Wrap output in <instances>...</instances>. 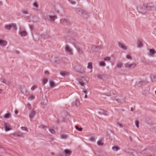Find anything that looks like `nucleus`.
<instances>
[{
    "label": "nucleus",
    "mask_w": 156,
    "mask_h": 156,
    "mask_svg": "<svg viewBox=\"0 0 156 156\" xmlns=\"http://www.w3.org/2000/svg\"><path fill=\"white\" fill-rule=\"evenodd\" d=\"M65 49L66 52L68 54L70 55H72L73 54V50L68 45H66L65 48Z\"/></svg>",
    "instance_id": "obj_1"
},
{
    "label": "nucleus",
    "mask_w": 156,
    "mask_h": 156,
    "mask_svg": "<svg viewBox=\"0 0 156 156\" xmlns=\"http://www.w3.org/2000/svg\"><path fill=\"white\" fill-rule=\"evenodd\" d=\"M125 67L126 68H130L133 69L136 66V64L135 63H133L130 64L129 63H127L125 65Z\"/></svg>",
    "instance_id": "obj_2"
},
{
    "label": "nucleus",
    "mask_w": 156,
    "mask_h": 156,
    "mask_svg": "<svg viewBox=\"0 0 156 156\" xmlns=\"http://www.w3.org/2000/svg\"><path fill=\"white\" fill-rule=\"evenodd\" d=\"M5 130L6 131H8L10 129V126L7 123L5 122L4 125Z\"/></svg>",
    "instance_id": "obj_3"
},
{
    "label": "nucleus",
    "mask_w": 156,
    "mask_h": 156,
    "mask_svg": "<svg viewBox=\"0 0 156 156\" xmlns=\"http://www.w3.org/2000/svg\"><path fill=\"white\" fill-rule=\"evenodd\" d=\"M118 45L119 47L124 50H126V46L124 45V44L123 43H121L120 42H119Z\"/></svg>",
    "instance_id": "obj_4"
},
{
    "label": "nucleus",
    "mask_w": 156,
    "mask_h": 156,
    "mask_svg": "<svg viewBox=\"0 0 156 156\" xmlns=\"http://www.w3.org/2000/svg\"><path fill=\"white\" fill-rule=\"evenodd\" d=\"M150 149L154 152L153 154L152 155H149L148 156H155L154 152H156V146L151 147Z\"/></svg>",
    "instance_id": "obj_5"
},
{
    "label": "nucleus",
    "mask_w": 156,
    "mask_h": 156,
    "mask_svg": "<svg viewBox=\"0 0 156 156\" xmlns=\"http://www.w3.org/2000/svg\"><path fill=\"white\" fill-rule=\"evenodd\" d=\"M20 34L21 36H25L27 35V33L25 30H20Z\"/></svg>",
    "instance_id": "obj_6"
},
{
    "label": "nucleus",
    "mask_w": 156,
    "mask_h": 156,
    "mask_svg": "<svg viewBox=\"0 0 156 156\" xmlns=\"http://www.w3.org/2000/svg\"><path fill=\"white\" fill-rule=\"evenodd\" d=\"M80 104L79 101L78 100H76L75 101L73 102L72 103V105L73 106H78Z\"/></svg>",
    "instance_id": "obj_7"
},
{
    "label": "nucleus",
    "mask_w": 156,
    "mask_h": 156,
    "mask_svg": "<svg viewBox=\"0 0 156 156\" xmlns=\"http://www.w3.org/2000/svg\"><path fill=\"white\" fill-rule=\"evenodd\" d=\"M85 80L84 79H80L79 80V82L80 84L82 86H84V81Z\"/></svg>",
    "instance_id": "obj_8"
},
{
    "label": "nucleus",
    "mask_w": 156,
    "mask_h": 156,
    "mask_svg": "<svg viewBox=\"0 0 156 156\" xmlns=\"http://www.w3.org/2000/svg\"><path fill=\"white\" fill-rule=\"evenodd\" d=\"M49 84L51 88H53L55 86V83L52 80L50 81Z\"/></svg>",
    "instance_id": "obj_9"
},
{
    "label": "nucleus",
    "mask_w": 156,
    "mask_h": 156,
    "mask_svg": "<svg viewBox=\"0 0 156 156\" xmlns=\"http://www.w3.org/2000/svg\"><path fill=\"white\" fill-rule=\"evenodd\" d=\"M64 152L65 154L68 155H70L72 153L71 151H70L69 149H66L64 150Z\"/></svg>",
    "instance_id": "obj_10"
},
{
    "label": "nucleus",
    "mask_w": 156,
    "mask_h": 156,
    "mask_svg": "<svg viewBox=\"0 0 156 156\" xmlns=\"http://www.w3.org/2000/svg\"><path fill=\"white\" fill-rule=\"evenodd\" d=\"M6 42L2 40H0V45L4 46L6 45Z\"/></svg>",
    "instance_id": "obj_11"
},
{
    "label": "nucleus",
    "mask_w": 156,
    "mask_h": 156,
    "mask_svg": "<svg viewBox=\"0 0 156 156\" xmlns=\"http://www.w3.org/2000/svg\"><path fill=\"white\" fill-rule=\"evenodd\" d=\"M35 115V112L34 111H32L29 115V116L30 119H33Z\"/></svg>",
    "instance_id": "obj_12"
},
{
    "label": "nucleus",
    "mask_w": 156,
    "mask_h": 156,
    "mask_svg": "<svg viewBox=\"0 0 156 156\" xmlns=\"http://www.w3.org/2000/svg\"><path fill=\"white\" fill-rule=\"evenodd\" d=\"M149 53L151 55H153L154 54H155L156 53L154 49H151L149 50Z\"/></svg>",
    "instance_id": "obj_13"
},
{
    "label": "nucleus",
    "mask_w": 156,
    "mask_h": 156,
    "mask_svg": "<svg viewBox=\"0 0 156 156\" xmlns=\"http://www.w3.org/2000/svg\"><path fill=\"white\" fill-rule=\"evenodd\" d=\"M14 136H18L22 137L23 136V133L20 132H18L14 134Z\"/></svg>",
    "instance_id": "obj_14"
},
{
    "label": "nucleus",
    "mask_w": 156,
    "mask_h": 156,
    "mask_svg": "<svg viewBox=\"0 0 156 156\" xmlns=\"http://www.w3.org/2000/svg\"><path fill=\"white\" fill-rule=\"evenodd\" d=\"M1 81L3 83H5L7 84H8L9 83V82L4 78L1 79Z\"/></svg>",
    "instance_id": "obj_15"
},
{
    "label": "nucleus",
    "mask_w": 156,
    "mask_h": 156,
    "mask_svg": "<svg viewBox=\"0 0 156 156\" xmlns=\"http://www.w3.org/2000/svg\"><path fill=\"white\" fill-rule=\"evenodd\" d=\"M97 144L99 146H102L104 144L103 141L102 140H99L97 142Z\"/></svg>",
    "instance_id": "obj_16"
},
{
    "label": "nucleus",
    "mask_w": 156,
    "mask_h": 156,
    "mask_svg": "<svg viewBox=\"0 0 156 156\" xmlns=\"http://www.w3.org/2000/svg\"><path fill=\"white\" fill-rule=\"evenodd\" d=\"M112 149L114 151H117L119 150V148L118 146H115L112 147Z\"/></svg>",
    "instance_id": "obj_17"
},
{
    "label": "nucleus",
    "mask_w": 156,
    "mask_h": 156,
    "mask_svg": "<svg viewBox=\"0 0 156 156\" xmlns=\"http://www.w3.org/2000/svg\"><path fill=\"white\" fill-rule=\"evenodd\" d=\"M87 68L92 69L93 68L92 63L91 62H89L87 64Z\"/></svg>",
    "instance_id": "obj_18"
},
{
    "label": "nucleus",
    "mask_w": 156,
    "mask_h": 156,
    "mask_svg": "<svg viewBox=\"0 0 156 156\" xmlns=\"http://www.w3.org/2000/svg\"><path fill=\"white\" fill-rule=\"evenodd\" d=\"M137 44L139 47H141L143 46V43L140 41H137Z\"/></svg>",
    "instance_id": "obj_19"
},
{
    "label": "nucleus",
    "mask_w": 156,
    "mask_h": 156,
    "mask_svg": "<svg viewBox=\"0 0 156 156\" xmlns=\"http://www.w3.org/2000/svg\"><path fill=\"white\" fill-rule=\"evenodd\" d=\"M49 17L52 21H54L57 18L56 16H50Z\"/></svg>",
    "instance_id": "obj_20"
},
{
    "label": "nucleus",
    "mask_w": 156,
    "mask_h": 156,
    "mask_svg": "<svg viewBox=\"0 0 156 156\" xmlns=\"http://www.w3.org/2000/svg\"><path fill=\"white\" fill-rule=\"evenodd\" d=\"M11 116V114L9 113H7L5 114L4 117L6 119H8Z\"/></svg>",
    "instance_id": "obj_21"
},
{
    "label": "nucleus",
    "mask_w": 156,
    "mask_h": 156,
    "mask_svg": "<svg viewBox=\"0 0 156 156\" xmlns=\"http://www.w3.org/2000/svg\"><path fill=\"white\" fill-rule=\"evenodd\" d=\"M99 65L101 66H105V63L103 61L100 62H99Z\"/></svg>",
    "instance_id": "obj_22"
},
{
    "label": "nucleus",
    "mask_w": 156,
    "mask_h": 156,
    "mask_svg": "<svg viewBox=\"0 0 156 156\" xmlns=\"http://www.w3.org/2000/svg\"><path fill=\"white\" fill-rule=\"evenodd\" d=\"M11 28H12V29L14 30H16L17 29L16 25L15 24H11Z\"/></svg>",
    "instance_id": "obj_23"
},
{
    "label": "nucleus",
    "mask_w": 156,
    "mask_h": 156,
    "mask_svg": "<svg viewBox=\"0 0 156 156\" xmlns=\"http://www.w3.org/2000/svg\"><path fill=\"white\" fill-rule=\"evenodd\" d=\"M75 128L77 130H78L80 131H81L83 129V128H82L80 127L79 128V127L76 125L75 126Z\"/></svg>",
    "instance_id": "obj_24"
},
{
    "label": "nucleus",
    "mask_w": 156,
    "mask_h": 156,
    "mask_svg": "<svg viewBox=\"0 0 156 156\" xmlns=\"http://www.w3.org/2000/svg\"><path fill=\"white\" fill-rule=\"evenodd\" d=\"M90 140L92 142H95V139L94 137V136H91L90 138Z\"/></svg>",
    "instance_id": "obj_25"
},
{
    "label": "nucleus",
    "mask_w": 156,
    "mask_h": 156,
    "mask_svg": "<svg viewBox=\"0 0 156 156\" xmlns=\"http://www.w3.org/2000/svg\"><path fill=\"white\" fill-rule=\"evenodd\" d=\"M122 65V63L121 62H119L117 64V67L119 68H121Z\"/></svg>",
    "instance_id": "obj_26"
},
{
    "label": "nucleus",
    "mask_w": 156,
    "mask_h": 156,
    "mask_svg": "<svg viewBox=\"0 0 156 156\" xmlns=\"http://www.w3.org/2000/svg\"><path fill=\"white\" fill-rule=\"evenodd\" d=\"M5 28L7 30H10L11 28V25H6L5 27Z\"/></svg>",
    "instance_id": "obj_27"
},
{
    "label": "nucleus",
    "mask_w": 156,
    "mask_h": 156,
    "mask_svg": "<svg viewBox=\"0 0 156 156\" xmlns=\"http://www.w3.org/2000/svg\"><path fill=\"white\" fill-rule=\"evenodd\" d=\"M101 113L102 114L105 115H108L107 112L105 111H103L101 112Z\"/></svg>",
    "instance_id": "obj_28"
},
{
    "label": "nucleus",
    "mask_w": 156,
    "mask_h": 156,
    "mask_svg": "<svg viewBox=\"0 0 156 156\" xmlns=\"http://www.w3.org/2000/svg\"><path fill=\"white\" fill-rule=\"evenodd\" d=\"M67 135H61V138L63 139H66L67 138Z\"/></svg>",
    "instance_id": "obj_29"
},
{
    "label": "nucleus",
    "mask_w": 156,
    "mask_h": 156,
    "mask_svg": "<svg viewBox=\"0 0 156 156\" xmlns=\"http://www.w3.org/2000/svg\"><path fill=\"white\" fill-rule=\"evenodd\" d=\"M147 82L144 81H140L138 83L137 82L136 83V84H140V85H142L143 83H146Z\"/></svg>",
    "instance_id": "obj_30"
},
{
    "label": "nucleus",
    "mask_w": 156,
    "mask_h": 156,
    "mask_svg": "<svg viewBox=\"0 0 156 156\" xmlns=\"http://www.w3.org/2000/svg\"><path fill=\"white\" fill-rule=\"evenodd\" d=\"M49 130L50 131V132L52 134H55V131L54 129H49Z\"/></svg>",
    "instance_id": "obj_31"
},
{
    "label": "nucleus",
    "mask_w": 156,
    "mask_h": 156,
    "mask_svg": "<svg viewBox=\"0 0 156 156\" xmlns=\"http://www.w3.org/2000/svg\"><path fill=\"white\" fill-rule=\"evenodd\" d=\"M21 128V129L23 130H25L27 132H28V130L27 128L26 127L22 126Z\"/></svg>",
    "instance_id": "obj_32"
},
{
    "label": "nucleus",
    "mask_w": 156,
    "mask_h": 156,
    "mask_svg": "<svg viewBox=\"0 0 156 156\" xmlns=\"http://www.w3.org/2000/svg\"><path fill=\"white\" fill-rule=\"evenodd\" d=\"M60 74L63 77H65L66 75V74L64 72H61Z\"/></svg>",
    "instance_id": "obj_33"
},
{
    "label": "nucleus",
    "mask_w": 156,
    "mask_h": 156,
    "mask_svg": "<svg viewBox=\"0 0 156 156\" xmlns=\"http://www.w3.org/2000/svg\"><path fill=\"white\" fill-rule=\"evenodd\" d=\"M48 80L47 79L45 78L43 80V83L44 84H46L48 82Z\"/></svg>",
    "instance_id": "obj_34"
},
{
    "label": "nucleus",
    "mask_w": 156,
    "mask_h": 156,
    "mask_svg": "<svg viewBox=\"0 0 156 156\" xmlns=\"http://www.w3.org/2000/svg\"><path fill=\"white\" fill-rule=\"evenodd\" d=\"M34 98V96H32L28 98V99L29 100H32Z\"/></svg>",
    "instance_id": "obj_35"
},
{
    "label": "nucleus",
    "mask_w": 156,
    "mask_h": 156,
    "mask_svg": "<svg viewBox=\"0 0 156 156\" xmlns=\"http://www.w3.org/2000/svg\"><path fill=\"white\" fill-rule=\"evenodd\" d=\"M139 122L138 121H136L135 122V124L136 126L138 128L139 127Z\"/></svg>",
    "instance_id": "obj_36"
},
{
    "label": "nucleus",
    "mask_w": 156,
    "mask_h": 156,
    "mask_svg": "<svg viewBox=\"0 0 156 156\" xmlns=\"http://www.w3.org/2000/svg\"><path fill=\"white\" fill-rule=\"evenodd\" d=\"M39 127L41 128L44 129L47 127L46 126L44 125H41L39 126Z\"/></svg>",
    "instance_id": "obj_37"
},
{
    "label": "nucleus",
    "mask_w": 156,
    "mask_h": 156,
    "mask_svg": "<svg viewBox=\"0 0 156 156\" xmlns=\"http://www.w3.org/2000/svg\"><path fill=\"white\" fill-rule=\"evenodd\" d=\"M27 107L29 109H30L31 108V105L29 103H28L27 105Z\"/></svg>",
    "instance_id": "obj_38"
},
{
    "label": "nucleus",
    "mask_w": 156,
    "mask_h": 156,
    "mask_svg": "<svg viewBox=\"0 0 156 156\" xmlns=\"http://www.w3.org/2000/svg\"><path fill=\"white\" fill-rule=\"evenodd\" d=\"M34 6L37 8H38V5L36 2H35L34 3Z\"/></svg>",
    "instance_id": "obj_39"
},
{
    "label": "nucleus",
    "mask_w": 156,
    "mask_h": 156,
    "mask_svg": "<svg viewBox=\"0 0 156 156\" xmlns=\"http://www.w3.org/2000/svg\"><path fill=\"white\" fill-rule=\"evenodd\" d=\"M127 58H131L132 57L130 55H128L126 56Z\"/></svg>",
    "instance_id": "obj_40"
},
{
    "label": "nucleus",
    "mask_w": 156,
    "mask_h": 156,
    "mask_svg": "<svg viewBox=\"0 0 156 156\" xmlns=\"http://www.w3.org/2000/svg\"><path fill=\"white\" fill-rule=\"evenodd\" d=\"M36 88V86H33L31 88V90H34Z\"/></svg>",
    "instance_id": "obj_41"
},
{
    "label": "nucleus",
    "mask_w": 156,
    "mask_h": 156,
    "mask_svg": "<svg viewBox=\"0 0 156 156\" xmlns=\"http://www.w3.org/2000/svg\"><path fill=\"white\" fill-rule=\"evenodd\" d=\"M98 77L100 79H101L102 78V76L101 75H98Z\"/></svg>",
    "instance_id": "obj_42"
},
{
    "label": "nucleus",
    "mask_w": 156,
    "mask_h": 156,
    "mask_svg": "<svg viewBox=\"0 0 156 156\" xmlns=\"http://www.w3.org/2000/svg\"><path fill=\"white\" fill-rule=\"evenodd\" d=\"M44 73L45 74L48 75L49 74V73L48 71H45L44 72Z\"/></svg>",
    "instance_id": "obj_43"
},
{
    "label": "nucleus",
    "mask_w": 156,
    "mask_h": 156,
    "mask_svg": "<svg viewBox=\"0 0 156 156\" xmlns=\"http://www.w3.org/2000/svg\"><path fill=\"white\" fill-rule=\"evenodd\" d=\"M117 124L118 125L121 127H122L123 126V125L122 124H120L119 123H117Z\"/></svg>",
    "instance_id": "obj_44"
},
{
    "label": "nucleus",
    "mask_w": 156,
    "mask_h": 156,
    "mask_svg": "<svg viewBox=\"0 0 156 156\" xmlns=\"http://www.w3.org/2000/svg\"><path fill=\"white\" fill-rule=\"evenodd\" d=\"M83 94H87V91L86 90H83Z\"/></svg>",
    "instance_id": "obj_45"
},
{
    "label": "nucleus",
    "mask_w": 156,
    "mask_h": 156,
    "mask_svg": "<svg viewBox=\"0 0 156 156\" xmlns=\"http://www.w3.org/2000/svg\"><path fill=\"white\" fill-rule=\"evenodd\" d=\"M53 60H54L53 61L54 62H55L57 63V64H58L59 63L58 62H57V61L56 60V59H53Z\"/></svg>",
    "instance_id": "obj_46"
},
{
    "label": "nucleus",
    "mask_w": 156,
    "mask_h": 156,
    "mask_svg": "<svg viewBox=\"0 0 156 156\" xmlns=\"http://www.w3.org/2000/svg\"><path fill=\"white\" fill-rule=\"evenodd\" d=\"M151 81L152 82H154V81L155 80H154L155 79H156V77H153V79H152L151 78Z\"/></svg>",
    "instance_id": "obj_47"
},
{
    "label": "nucleus",
    "mask_w": 156,
    "mask_h": 156,
    "mask_svg": "<svg viewBox=\"0 0 156 156\" xmlns=\"http://www.w3.org/2000/svg\"><path fill=\"white\" fill-rule=\"evenodd\" d=\"M15 114L16 115H17L18 113V110H16L15 111Z\"/></svg>",
    "instance_id": "obj_48"
},
{
    "label": "nucleus",
    "mask_w": 156,
    "mask_h": 156,
    "mask_svg": "<svg viewBox=\"0 0 156 156\" xmlns=\"http://www.w3.org/2000/svg\"><path fill=\"white\" fill-rule=\"evenodd\" d=\"M78 52L79 54H81L83 53V52L81 50H78Z\"/></svg>",
    "instance_id": "obj_49"
},
{
    "label": "nucleus",
    "mask_w": 156,
    "mask_h": 156,
    "mask_svg": "<svg viewBox=\"0 0 156 156\" xmlns=\"http://www.w3.org/2000/svg\"><path fill=\"white\" fill-rule=\"evenodd\" d=\"M23 13L25 14H26L28 13V12L27 11H23Z\"/></svg>",
    "instance_id": "obj_50"
},
{
    "label": "nucleus",
    "mask_w": 156,
    "mask_h": 156,
    "mask_svg": "<svg viewBox=\"0 0 156 156\" xmlns=\"http://www.w3.org/2000/svg\"><path fill=\"white\" fill-rule=\"evenodd\" d=\"M71 3L72 4H75L76 3L74 1H71Z\"/></svg>",
    "instance_id": "obj_51"
},
{
    "label": "nucleus",
    "mask_w": 156,
    "mask_h": 156,
    "mask_svg": "<svg viewBox=\"0 0 156 156\" xmlns=\"http://www.w3.org/2000/svg\"><path fill=\"white\" fill-rule=\"evenodd\" d=\"M104 61H107V60H108V61H109L111 59H104Z\"/></svg>",
    "instance_id": "obj_52"
},
{
    "label": "nucleus",
    "mask_w": 156,
    "mask_h": 156,
    "mask_svg": "<svg viewBox=\"0 0 156 156\" xmlns=\"http://www.w3.org/2000/svg\"><path fill=\"white\" fill-rule=\"evenodd\" d=\"M130 110H131V111H134V109L133 108H131Z\"/></svg>",
    "instance_id": "obj_53"
},
{
    "label": "nucleus",
    "mask_w": 156,
    "mask_h": 156,
    "mask_svg": "<svg viewBox=\"0 0 156 156\" xmlns=\"http://www.w3.org/2000/svg\"><path fill=\"white\" fill-rule=\"evenodd\" d=\"M148 121H149V119H146V122H147Z\"/></svg>",
    "instance_id": "obj_54"
},
{
    "label": "nucleus",
    "mask_w": 156,
    "mask_h": 156,
    "mask_svg": "<svg viewBox=\"0 0 156 156\" xmlns=\"http://www.w3.org/2000/svg\"><path fill=\"white\" fill-rule=\"evenodd\" d=\"M84 97H85V98H87V95H85V96H84Z\"/></svg>",
    "instance_id": "obj_55"
},
{
    "label": "nucleus",
    "mask_w": 156,
    "mask_h": 156,
    "mask_svg": "<svg viewBox=\"0 0 156 156\" xmlns=\"http://www.w3.org/2000/svg\"><path fill=\"white\" fill-rule=\"evenodd\" d=\"M107 58V59H108V58H110V57H107L106 58Z\"/></svg>",
    "instance_id": "obj_56"
},
{
    "label": "nucleus",
    "mask_w": 156,
    "mask_h": 156,
    "mask_svg": "<svg viewBox=\"0 0 156 156\" xmlns=\"http://www.w3.org/2000/svg\"><path fill=\"white\" fill-rule=\"evenodd\" d=\"M30 29H31V30L32 27L31 26H30Z\"/></svg>",
    "instance_id": "obj_57"
},
{
    "label": "nucleus",
    "mask_w": 156,
    "mask_h": 156,
    "mask_svg": "<svg viewBox=\"0 0 156 156\" xmlns=\"http://www.w3.org/2000/svg\"><path fill=\"white\" fill-rule=\"evenodd\" d=\"M98 156H103L102 155H99Z\"/></svg>",
    "instance_id": "obj_58"
},
{
    "label": "nucleus",
    "mask_w": 156,
    "mask_h": 156,
    "mask_svg": "<svg viewBox=\"0 0 156 156\" xmlns=\"http://www.w3.org/2000/svg\"><path fill=\"white\" fill-rule=\"evenodd\" d=\"M107 69H109V67H107Z\"/></svg>",
    "instance_id": "obj_59"
},
{
    "label": "nucleus",
    "mask_w": 156,
    "mask_h": 156,
    "mask_svg": "<svg viewBox=\"0 0 156 156\" xmlns=\"http://www.w3.org/2000/svg\"><path fill=\"white\" fill-rule=\"evenodd\" d=\"M155 94L156 95V90L155 91Z\"/></svg>",
    "instance_id": "obj_60"
}]
</instances>
